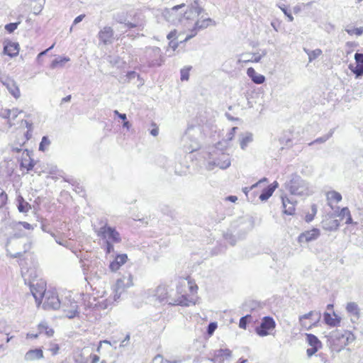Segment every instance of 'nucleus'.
Returning a JSON list of instances; mask_svg holds the SVG:
<instances>
[{"instance_id":"nucleus-61","label":"nucleus","mask_w":363,"mask_h":363,"mask_svg":"<svg viewBox=\"0 0 363 363\" xmlns=\"http://www.w3.org/2000/svg\"><path fill=\"white\" fill-rule=\"evenodd\" d=\"M130 334H127L125 337V338L122 340L120 347H125L127 345V344L129 342L130 340Z\"/></svg>"},{"instance_id":"nucleus-57","label":"nucleus","mask_w":363,"mask_h":363,"mask_svg":"<svg viewBox=\"0 0 363 363\" xmlns=\"http://www.w3.org/2000/svg\"><path fill=\"white\" fill-rule=\"evenodd\" d=\"M0 116L4 118H9L11 116V110L6 109L0 113Z\"/></svg>"},{"instance_id":"nucleus-11","label":"nucleus","mask_w":363,"mask_h":363,"mask_svg":"<svg viewBox=\"0 0 363 363\" xmlns=\"http://www.w3.org/2000/svg\"><path fill=\"white\" fill-rule=\"evenodd\" d=\"M133 285L131 276H128V277H123L121 279L117 280L115 286H114V300L116 301L120 298L123 292L125 291L126 288L130 287Z\"/></svg>"},{"instance_id":"nucleus-4","label":"nucleus","mask_w":363,"mask_h":363,"mask_svg":"<svg viewBox=\"0 0 363 363\" xmlns=\"http://www.w3.org/2000/svg\"><path fill=\"white\" fill-rule=\"evenodd\" d=\"M100 227L95 228V233L97 236L103 240H108L114 243H119L121 241L120 233L115 228L109 226L106 219L99 220Z\"/></svg>"},{"instance_id":"nucleus-24","label":"nucleus","mask_w":363,"mask_h":363,"mask_svg":"<svg viewBox=\"0 0 363 363\" xmlns=\"http://www.w3.org/2000/svg\"><path fill=\"white\" fill-rule=\"evenodd\" d=\"M43 358V352L40 348H36L28 350L25 356L24 359L27 362L34 361Z\"/></svg>"},{"instance_id":"nucleus-44","label":"nucleus","mask_w":363,"mask_h":363,"mask_svg":"<svg viewBox=\"0 0 363 363\" xmlns=\"http://www.w3.org/2000/svg\"><path fill=\"white\" fill-rule=\"evenodd\" d=\"M352 72L355 74L356 78H359L363 76V65L356 64V66L351 69Z\"/></svg>"},{"instance_id":"nucleus-10","label":"nucleus","mask_w":363,"mask_h":363,"mask_svg":"<svg viewBox=\"0 0 363 363\" xmlns=\"http://www.w3.org/2000/svg\"><path fill=\"white\" fill-rule=\"evenodd\" d=\"M276 326V323L273 318L265 316L262 318L261 323L256 328V333L261 337H264L270 334Z\"/></svg>"},{"instance_id":"nucleus-25","label":"nucleus","mask_w":363,"mask_h":363,"mask_svg":"<svg viewBox=\"0 0 363 363\" xmlns=\"http://www.w3.org/2000/svg\"><path fill=\"white\" fill-rule=\"evenodd\" d=\"M284 212L287 215H293L295 211V203L293 199L286 196L281 197Z\"/></svg>"},{"instance_id":"nucleus-43","label":"nucleus","mask_w":363,"mask_h":363,"mask_svg":"<svg viewBox=\"0 0 363 363\" xmlns=\"http://www.w3.org/2000/svg\"><path fill=\"white\" fill-rule=\"evenodd\" d=\"M191 69V66L184 67L181 69V80L182 81H187L189 78V72Z\"/></svg>"},{"instance_id":"nucleus-28","label":"nucleus","mask_w":363,"mask_h":363,"mask_svg":"<svg viewBox=\"0 0 363 363\" xmlns=\"http://www.w3.org/2000/svg\"><path fill=\"white\" fill-rule=\"evenodd\" d=\"M253 140V135L246 132L239 135V143L242 150H245L250 143Z\"/></svg>"},{"instance_id":"nucleus-46","label":"nucleus","mask_w":363,"mask_h":363,"mask_svg":"<svg viewBox=\"0 0 363 363\" xmlns=\"http://www.w3.org/2000/svg\"><path fill=\"white\" fill-rule=\"evenodd\" d=\"M346 32L349 34V35H357L358 36L362 35L363 33V28L360 27V28H347L345 29Z\"/></svg>"},{"instance_id":"nucleus-16","label":"nucleus","mask_w":363,"mask_h":363,"mask_svg":"<svg viewBox=\"0 0 363 363\" xmlns=\"http://www.w3.org/2000/svg\"><path fill=\"white\" fill-rule=\"evenodd\" d=\"M320 235V230L318 228H313L311 230L302 233L298 238L300 243H307L316 240Z\"/></svg>"},{"instance_id":"nucleus-7","label":"nucleus","mask_w":363,"mask_h":363,"mask_svg":"<svg viewBox=\"0 0 363 363\" xmlns=\"http://www.w3.org/2000/svg\"><path fill=\"white\" fill-rule=\"evenodd\" d=\"M321 313L319 311H311L308 313L299 316V323L301 326L307 330H311L313 327L317 326L320 320Z\"/></svg>"},{"instance_id":"nucleus-47","label":"nucleus","mask_w":363,"mask_h":363,"mask_svg":"<svg viewBox=\"0 0 363 363\" xmlns=\"http://www.w3.org/2000/svg\"><path fill=\"white\" fill-rule=\"evenodd\" d=\"M35 165V162L32 159H30L28 163H26V161L25 162L23 161L21 164V166L22 167L26 168L28 172L31 171L33 169Z\"/></svg>"},{"instance_id":"nucleus-34","label":"nucleus","mask_w":363,"mask_h":363,"mask_svg":"<svg viewBox=\"0 0 363 363\" xmlns=\"http://www.w3.org/2000/svg\"><path fill=\"white\" fill-rule=\"evenodd\" d=\"M306 336L308 345H311L312 347H315L318 349L321 347L322 343L315 335L306 333Z\"/></svg>"},{"instance_id":"nucleus-64","label":"nucleus","mask_w":363,"mask_h":363,"mask_svg":"<svg viewBox=\"0 0 363 363\" xmlns=\"http://www.w3.org/2000/svg\"><path fill=\"white\" fill-rule=\"evenodd\" d=\"M225 201L235 203L238 201V197L236 196H233V195L228 196L225 198Z\"/></svg>"},{"instance_id":"nucleus-17","label":"nucleus","mask_w":363,"mask_h":363,"mask_svg":"<svg viewBox=\"0 0 363 363\" xmlns=\"http://www.w3.org/2000/svg\"><path fill=\"white\" fill-rule=\"evenodd\" d=\"M113 30L111 27L106 26L99 31L98 37L99 40L104 45H110L113 42Z\"/></svg>"},{"instance_id":"nucleus-49","label":"nucleus","mask_w":363,"mask_h":363,"mask_svg":"<svg viewBox=\"0 0 363 363\" xmlns=\"http://www.w3.org/2000/svg\"><path fill=\"white\" fill-rule=\"evenodd\" d=\"M217 323L211 322L207 326L206 333L208 335H212L217 328Z\"/></svg>"},{"instance_id":"nucleus-6","label":"nucleus","mask_w":363,"mask_h":363,"mask_svg":"<svg viewBox=\"0 0 363 363\" xmlns=\"http://www.w3.org/2000/svg\"><path fill=\"white\" fill-rule=\"evenodd\" d=\"M199 132V128L194 126L189 127L182 137L183 149L185 152H193L197 150L200 145L196 134Z\"/></svg>"},{"instance_id":"nucleus-48","label":"nucleus","mask_w":363,"mask_h":363,"mask_svg":"<svg viewBox=\"0 0 363 363\" xmlns=\"http://www.w3.org/2000/svg\"><path fill=\"white\" fill-rule=\"evenodd\" d=\"M251 318L250 315H247L242 317L239 321V327L242 329H245L248 323V319Z\"/></svg>"},{"instance_id":"nucleus-36","label":"nucleus","mask_w":363,"mask_h":363,"mask_svg":"<svg viewBox=\"0 0 363 363\" xmlns=\"http://www.w3.org/2000/svg\"><path fill=\"white\" fill-rule=\"evenodd\" d=\"M338 216L340 217L341 219L346 218V224L349 225L353 223L350 211L347 207H344L341 208L340 211L338 213Z\"/></svg>"},{"instance_id":"nucleus-14","label":"nucleus","mask_w":363,"mask_h":363,"mask_svg":"<svg viewBox=\"0 0 363 363\" xmlns=\"http://www.w3.org/2000/svg\"><path fill=\"white\" fill-rule=\"evenodd\" d=\"M231 161L228 154L222 152L214 161L208 163V169H212L211 166H217L222 169H225L230 166Z\"/></svg>"},{"instance_id":"nucleus-3","label":"nucleus","mask_w":363,"mask_h":363,"mask_svg":"<svg viewBox=\"0 0 363 363\" xmlns=\"http://www.w3.org/2000/svg\"><path fill=\"white\" fill-rule=\"evenodd\" d=\"M286 186L292 195L308 196L313 193L308 184L298 175H292Z\"/></svg>"},{"instance_id":"nucleus-50","label":"nucleus","mask_w":363,"mask_h":363,"mask_svg":"<svg viewBox=\"0 0 363 363\" xmlns=\"http://www.w3.org/2000/svg\"><path fill=\"white\" fill-rule=\"evenodd\" d=\"M19 23L20 22L8 23L5 26V29L7 32L11 33L18 28Z\"/></svg>"},{"instance_id":"nucleus-1","label":"nucleus","mask_w":363,"mask_h":363,"mask_svg":"<svg viewBox=\"0 0 363 363\" xmlns=\"http://www.w3.org/2000/svg\"><path fill=\"white\" fill-rule=\"evenodd\" d=\"M184 8H186V5L182 4L171 9H165L162 11V16L172 25L178 26L181 24L186 26L189 21L197 18L202 9L196 4L191 5L189 9L184 10Z\"/></svg>"},{"instance_id":"nucleus-21","label":"nucleus","mask_w":363,"mask_h":363,"mask_svg":"<svg viewBox=\"0 0 363 363\" xmlns=\"http://www.w3.org/2000/svg\"><path fill=\"white\" fill-rule=\"evenodd\" d=\"M18 52L19 45L18 43L9 41L4 45V53L5 55H7L11 57H13L18 54Z\"/></svg>"},{"instance_id":"nucleus-29","label":"nucleus","mask_w":363,"mask_h":363,"mask_svg":"<svg viewBox=\"0 0 363 363\" xmlns=\"http://www.w3.org/2000/svg\"><path fill=\"white\" fill-rule=\"evenodd\" d=\"M336 337L340 340H343L342 344L344 346L348 345L355 340V336L350 331H345L341 334L337 333Z\"/></svg>"},{"instance_id":"nucleus-59","label":"nucleus","mask_w":363,"mask_h":363,"mask_svg":"<svg viewBox=\"0 0 363 363\" xmlns=\"http://www.w3.org/2000/svg\"><path fill=\"white\" fill-rule=\"evenodd\" d=\"M55 46V44H52L49 48L40 52L38 55V59H39L40 57L45 55L50 50H52Z\"/></svg>"},{"instance_id":"nucleus-51","label":"nucleus","mask_w":363,"mask_h":363,"mask_svg":"<svg viewBox=\"0 0 363 363\" xmlns=\"http://www.w3.org/2000/svg\"><path fill=\"white\" fill-rule=\"evenodd\" d=\"M279 7L283 11V13L288 17L289 21L292 22L294 21V17L291 15V12L285 6V5L279 6Z\"/></svg>"},{"instance_id":"nucleus-52","label":"nucleus","mask_w":363,"mask_h":363,"mask_svg":"<svg viewBox=\"0 0 363 363\" xmlns=\"http://www.w3.org/2000/svg\"><path fill=\"white\" fill-rule=\"evenodd\" d=\"M111 242H110L108 240H106L105 241V243H106L105 250H106L107 254H109V253H111V252L113 251L114 247H113V244Z\"/></svg>"},{"instance_id":"nucleus-42","label":"nucleus","mask_w":363,"mask_h":363,"mask_svg":"<svg viewBox=\"0 0 363 363\" xmlns=\"http://www.w3.org/2000/svg\"><path fill=\"white\" fill-rule=\"evenodd\" d=\"M118 21L121 23H124L126 26H128L130 28L139 27L143 25L142 21H139V19H135L133 23H125V21H123L122 18H120V20H118Z\"/></svg>"},{"instance_id":"nucleus-13","label":"nucleus","mask_w":363,"mask_h":363,"mask_svg":"<svg viewBox=\"0 0 363 363\" xmlns=\"http://www.w3.org/2000/svg\"><path fill=\"white\" fill-rule=\"evenodd\" d=\"M30 289L37 305L39 306L42 302L43 298L45 296V292H47L45 284L43 282L30 284Z\"/></svg>"},{"instance_id":"nucleus-27","label":"nucleus","mask_w":363,"mask_h":363,"mask_svg":"<svg viewBox=\"0 0 363 363\" xmlns=\"http://www.w3.org/2000/svg\"><path fill=\"white\" fill-rule=\"evenodd\" d=\"M247 74L252 79V81L257 84H262L265 81L264 76L260 74H257L252 67H250L247 69Z\"/></svg>"},{"instance_id":"nucleus-37","label":"nucleus","mask_w":363,"mask_h":363,"mask_svg":"<svg viewBox=\"0 0 363 363\" xmlns=\"http://www.w3.org/2000/svg\"><path fill=\"white\" fill-rule=\"evenodd\" d=\"M304 51L308 55L309 62H312L315 60L322 54V50L320 49H315L314 50H309L304 48Z\"/></svg>"},{"instance_id":"nucleus-63","label":"nucleus","mask_w":363,"mask_h":363,"mask_svg":"<svg viewBox=\"0 0 363 363\" xmlns=\"http://www.w3.org/2000/svg\"><path fill=\"white\" fill-rule=\"evenodd\" d=\"M59 349L60 347L57 344H53L50 350L52 352V354H57Z\"/></svg>"},{"instance_id":"nucleus-54","label":"nucleus","mask_w":363,"mask_h":363,"mask_svg":"<svg viewBox=\"0 0 363 363\" xmlns=\"http://www.w3.org/2000/svg\"><path fill=\"white\" fill-rule=\"evenodd\" d=\"M0 208H2L6 203L7 194L5 192H0Z\"/></svg>"},{"instance_id":"nucleus-19","label":"nucleus","mask_w":363,"mask_h":363,"mask_svg":"<svg viewBox=\"0 0 363 363\" xmlns=\"http://www.w3.org/2000/svg\"><path fill=\"white\" fill-rule=\"evenodd\" d=\"M321 223L323 228L328 231L337 230L340 226L339 220L330 216H325Z\"/></svg>"},{"instance_id":"nucleus-53","label":"nucleus","mask_w":363,"mask_h":363,"mask_svg":"<svg viewBox=\"0 0 363 363\" xmlns=\"http://www.w3.org/2000/svg\"><path fill=\"white\" fill-rule=\"evenodd\" d=\"M355 63L363 65V53L356 52L354 55Z\"/></svg>"},{"instance_id":"nucleus-30","label":"nucleus","mask_w":363,"mask_h":363,"mask_svg":"<svg viewBox=\"0 0 363 363\" xmlns=\"http://www.w3.org/2000/svg\"><path fill=\"white\" fill-rule=\"evenodd\" d=\"M334 315H335V318H333L329 313H328V312L324 313V314H323L324 321L328 325L331 326V327H335L340 324V323L341 321V318L337 316L335 313H334Z\"/></svg>"},{"instance_id":"nucleus-39","label":"nucleus","mask_w":363,"mask_h":363,"mask_svg":"<svg viewBox=\"0 0 363 363\" xmlns=\"http://www.w3.org/2000/svg\"><path fill=\"white\" fill-rule=\"evenodd\" d=\"M106 60L111 67L118 66L121 61V58L117 55H108Z\"/></svg>"},{"instance_id":"nucleus-32","label":"nucleus","mask_w":363,"mask_h":363,"mask_svg":"<svg viewBox=\"0 0 363 363\" xmlns=\"http://www.w3.org/2000/svg\"><path fill=\"white\" fill-rule=\"evenodd\" d=\"M17 207L20 212L26 213L30 209V205L24 200L22 196H18L16 199Z\"/></svg>"},{"instance_id":"nucleus-62","label":"nucleus","mask_w":363,"mask_h":363,"mask_svg":"<svg viewBox=\"0 0 363 363\" xmlns=\"http://www.w3.org/2000/svg\"><path fill=\"white\" fill-rule=\"evenodd\" d=\"M318 350V348H315V347H311V348H308L306 350V353L308 354V357H311L312 355H313Z\"/></svg>"},{"instance_id":"nucleus-31","label":"nucleus","mask_w":363,"mask_h":363,"mask_svg":"<svg viewBox=\"0 0 363 363\" xmlns=\"http://www.w3.org/2000/svg\"><path fill=\"white\" fill-rule=\"evenodd\" d=\"M70 60L68 57H62L58 56L55 60H53L50 64V67L52 69H55L57 67L62 68L65 67V65Z\"/></svg>"},{"instance_id":"nucleus-40","label":"nucleus","mask_w":363,"mask_h":363,"mask_svg":"<svg viewBox=\"0 0 363 363\" xmlns=\"http://www.w3.org/2000/svg\"><path fill=\"white\" fill-rule=\"evenodd\" d=\"M327 197L328 200H334L337 203L340 202L342 200V195L335 191H329L327 194Z\"/></svg>"},{"instance_id":"nucleus-9","label":"nucleus","mask_w":363,"mask_h":363,"mask_svg":"<svg viewBox=\"0 0 363 363\" xmlns=\"http://www.w3.org/2000/svg\"><path fill=\"white\" fill-rule=\"evenodd\" d=\"M45 301L43 303V308L45 310H57L60 308V302L57 294L53 291H47L43 297Z\"/></svg>"},{"instance_id":"nucleus-5","label":"nucleus","mask_w":363,"mask_h":363,"mask_svg":"<svg viewBox=\"0 0 363 363\" xmlns=\"http://www.w3.org/2000/svg\"><path fill=\"white\" fill-rule=\"evenodd\" d=\"M143 59L148 67H160L165 61L161 49L155 46L145 48Z\"/></svg>"},{"instance_id":"nucleus-58","label":"nucleus","mask_w":363,"mask_h":363,"mask_svg":"<svg viewBox=\"0 0 363 363\" xmlns=\"http://www.w3.org/2000/svg\"><path fill=\"white\" fill-rule=\"evenodd\" d=\"M188 284H189V290H190V292L192 294H194L196 293L197 290H198V286L196 284H192L191 282H188Z\"/></svg>"},{"instance_id":"nucleus-45","label":"nucleus","mask_w":363,"mask_h":363,"mask_svg":"<svg viewBox=\"0 0 363 363\" xmlns=\"http://www.w3.org/2000/svg\"><path fill=\"white\" fill-rule=\"evenodd\" d=\"M50 235H51L52 238H54V239H55V242H56L57 244H59V245H62V246H64V247H69V246H68V244H69V243H68V241H67V240H64V239H62V238H60V237L57 236L54 233H50Z\"/></svg>"},{"instance_id":"nucleus-23","label":"nucleus","mask_w":363,"mask_h":363,"mask_svg":"<svg viewBox=\"0 0 363 363\" xmlns=\"http://www.w3.org/2000/svg\"><path fill=\"white\" fill-rule=\"evenodd\" d=\"M278 182L276 181L274 182L262 191V193L260 194L259 199L262 201H267L272 195V194L278 187Z\"/></svg>"},{"instance_id":"nucleus-8","label":"nucleus","mask_w":363,"mask_h":363,"mask_svg":"<svg viewBox=\"0 0 363 363\" xmlns=\"http://www.w3.org/2000/svg\"><path fill=\"white\" fill-rule=\"evenodd\" d=\"M78 305L77 301L70 296H66L65 299H62L60 302V308L63 311L65 316L69 319H72L79 315V312L78 311Z\"/></svg>"},{"instance_id":"nucleus-60","label":"nucleus","mask_w":363,"mask_h":363,"mask_svg":"<svg viewBox=\"0 0 363 363\" xmlns=\"http://www.w3.org/2000/svg\"><path fill=\"white\" fill-rule=\"evenodd\" d=\"M84 17H85V15H84V14H81V15H79V16H77V17L74 18V21H73V24H72V26H74V25H77V24H78L79 23H80V22H81V21L84 18Z\"/></svg>"},{"instance_id":"nucleus-20","label":"nucleus","mask_w":363,"mask_h":363,"mask_svg":"<svg viewBox=\"0 0 363 363\" xmlns=\"http://www.w3.org/2000/svg\"><path fill=\"white\" fill-rule=\"evenodd\" d=\"M266 55V52H263L262 55L259 53H243L238 60L239 62H259L262 57Z\"/></svg>"},{"instance_id":"nucleus-38","label":"nucleus","mask_w":363,"mask_h":363,"mask_svg":"<svg viewBox=\"0 0 363 363\" xmlns=\"http://www.w3.org/2000/svg\"><path fill=\"white\" fill-rule=\"evenodd\" d=\"M333 133H334V130L331 129L328 134H326L322 137L318 138L314 141L309 143V145H311L314 143H323L326 142L330 138L332 137Z\"/></svg>"},{"instance_id":"nucleus-41","label":"nucleus","mask_w":363,"mask_h":363,"mask_svg":"<svg viewBox=\"0 0 363 363\" xmlns=\"http://www.w3.org/2000/svg\"><path fill=\"white\" fill-rule=\"evenodd\" d=\"M50 143H51L48 137L46 135L43 136L39 145V150L45 152L47 147L50 145Z\"/></svg>"},{"instance_id":"nucleus-33","label":"nucleus","mask_w":363,"mask_h":363,"mask_svg":"<svg viewBox=\"0 0 363 363\" xmlns=\"http://www.w3.org/2000/svg\"><path fill=\"white\" fill-rule=\"evenodd\" d=\"M346 310L347 313L354 315L356 319L360 317V311L358 305L355 302H350L347 304Z\"/></svg>"},{"instance_id":"nucleus-18","label":"nucleus","mask_w":363,"mask_h":363,"mask_svg":"<svg viewBox=\"0 0 363 363\" xmlns=\"http://www.w3.org/2000/svg\"><path fill=\"white\" fill-rule=\"evenodd\" d=\"M211 22H212V19L210 18H205L202 21L197 20L194 23V28L191 30V32L193 33L189 35H187L184 41H187L194 36H195L198 30L206 28L209 26Z\"/></svg>"},{"instance_id":"nucleus-35","label":"nucleus","mask_w":363,"mask_h":363,"mask_svg":"<svg viewBox=\"0 0 363 363\" xmlns=\"http://www.w3.org/2000/svg\"><path fill=\"white\" fill-rule=\"evenodd\" d=\"M39 334L45 333L48 337H52L54 334V330L48 326V324L43 321L38 326Z\"/></svg>"},{"instance_id":"nucleus-56","label":"nucleus","mask_w":363,"mask_h":363,"mask_svg":"<svg viewBox=\"0 0 363 363\" xmlns=\"http://www.w3.org/2000/svg\"><path fill=\"white\" fill-rule=\"evenodd\" d=\"M167 360H164L162 356L158 354L154 357L152 363H169Z\"/></svg>"},{"instance_id":"nucleus-55","label":"nucleus","mask_w":363,"mask_h":363,"mask_svg":"<svg viewBox=\"0 0 363 363\" xmlns=\"http://www.w3.org/2000/svg\"><path fill=\"white\" fill-rule=\"evenodd\" d=\"M135 77H139V74L135 71H130L126 74V78L128 82L135 79Z\"/></svg>"},{"instance_id":"nucleus-12","label":"nucleus","mask_w":363,"mask_h":363,"mask_svg":"<svg viewBox=\"0 0 363 363\" xmlns=\"http://www.w3.org/2000/svg\"><path fill=\"white\" fill-rule=\"evenodd\" d=\"M0 82L16 99L21 96L19 87L14 79L9 77H0Z\"/></svg>"},{"instance_id":"nucleus-22","label":"nucleus","mask_w":363,"mask_h":363,"mask_svg":"<svg viewBox=\"0 0 363 363\" xmlns=\"http://www.w3.org/2000/svg\"><path fill=\"white\" fill-rule=\"evenodd\" d=\"M128 257L125 254L118 255L113 261L109 264V268L112 272H116L121 266L126 262Z\"/></svg>"},{"instance_id":"nucleus-15","label":"nucleus","mask_w":363,"mask_h":363,"mask_svg":"<svg viewBox=\"0 0 363 363\" xmlns=\"http://www.w3.org/2000/svg\"><path fill=\"white\" fill-rule=\"evenodd\" d=\"M231 355L232 352L229 349H220L214 352L213 357L210 360L213 363H225L230 359Z\"/></svg>"},{"instance_id":"nucleus-26","label":"nucleus","mask_w":363,"mask_h":363,"mask_svg":"<svg viewBox=\"0 0 363 363\" xmlns=\"http://www.w3.org/2000/svg\"><path fill=\"white\" fill-rule=\"evenodd\" d=\"M238 129V127L232 128L230 131L226 134L225 138L223 139L225 145H223V142H218L216 144V148L218 150H223V147H226L228 145V143L230 142L235 137L236 130Z\"/></svg>"},{"instance_id":"nucleus-2","label":"nucleus","mask_w":363,"mask_h":363,"mask_svg":"<svg viewBox=\"0 0 363 363\" xmlns=\"http://www.w3.org/2000/svg\"><path fill=\"white\" fill-rule=\"evenodd\" d=\"M147 294L149 296L155 298V300L160 303L164 302L172 306H189L190 304L196 303L193 297L188 298L186 295H180L177 298L172 297L167 287L163 285H160L155 289H149Z\"/></svg>"}]
</instances>
